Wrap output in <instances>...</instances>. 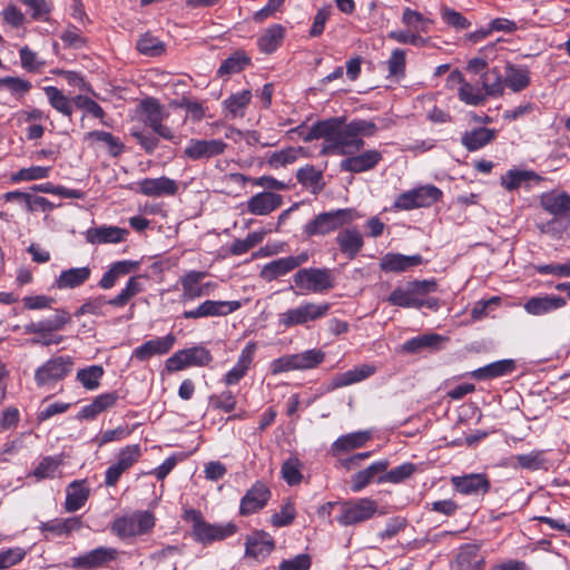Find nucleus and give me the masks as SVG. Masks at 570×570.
Segmentation results:
<instances>
[{
  "label": "nucleus",
  "instance_id": "nucleus-60",
  "mask_svg": "<svg viewBox=\"0 0 570 570\" xmlns=\"http://www.w3.org/2000/svg\"><path fill=\"white\" fill-rule=\"evenodd\" d=\"M442 340V336L438 334H424L406 341L403 344V351L416 353L423 348L436 346Z\"/></svg>",
  "mask_w": 570,
  "mask_h": 570
},
{
  "label": "nucleus",
  "instance_id": "nucleus-10",
  "mask_svg": "<svg viewBox=\"0 0 570 570\" xmlns=\"http://www.w3.org/2000/svg\"><path fill=\"white\" fill-rule=\"evenodd\" d=\"M438 284L435 281L424 279L410 282L406 288L397 287L389 296L387 301L394 305L406 308H414L417 296H425L436 292Z\"/></svg>",
  "mask_w": 570,
  "mask_h": 570
},
{
  "label": "nucleus",
  "instance_id": "nucleus-4",
  "mask_svg": "<svg viewBox=\"0 0 570 570\" xmlns=\"http://www.w3.org/2000/svg\"><path fill=\"white\" fill-rule=\"evenodd\" d=\"M355 212L351 208L321 213L304 226V234L308 237L324 236L355 219Z\"/></svg>",
  "mask_w": 570,
  "mask_h": 570
},
{
  "label": "nucleus",
  "instance_id": "nucleus-3",
  "mask_svg": "<svg viewBox=\"0 0 570 570\" xmlns=\"http://www.w3.org/2000/svg\"><path fill=\"white\" fill-rule=\"evenodd\" d=\"M330 303L305 302L277 315V325L282 328L305 326L309 322L324 317L330 311Z\"/></svg>",
  "mask_w": 570,
  "mask_h": 570
},
{
  "label": "nucleus",
  "instance_id": "nucleus-17",
  "mask_svg": "<svg viewBox=\"0 0 570 570\" xmlns=\"http://www.w3.org/2000/svg\"><path fill=\"white\" fill-rule=\"evenodd\" d=\"M283 204V197L274 191H261L248 198L246 210L256 216H266Z\"/></svg>",
  "mask_w": 570,
  "mask_h": 570
},
{
  "label": "nucleus",
  "instance_id": "nucleus-1",
  "mask_svg": "<svg viewBox=\"0 0 570 570\" xmlns=\"http://www.w3.org/2000/svg\"><path fill=\"white\" fill-rule=\"evenodd\" d=\"M376 131L377 127L371 120L355 119L345 124L344 117H332L315 122L303 139H326L328 145L324 147V154L353 155L364 147L362 137H372Z\"/></svg>",
  "mask_w": 570,
  "mask_h": 570
},
{
  "label": "nucleus",
  "instance_id": "nucleus-43",
  "mask_svg": "<svg viewBox=\"0 0 570 570\" xmlns=\"http://www.w3.org/2000/svg\"><path fill=\"white\" fill-rule=\"evenodd\" d=\"M296 178L301 185L313 194H318L324 188L323 173L314 166H305L297 170Z\"/></svg>",
  "mask_w": 570,
  "mask_h": 570
},
{
  "label": "nucleus",
  "instance_id": "nucleus-61",
  "mask_svg": "<svg viewBox=\"0 0 570 570\" xmlns=\"http://www.w3.org/2000/svg\"><path fill=\"white\" fill-rule=\"evenodd\" d=\"M432 21L429 18H424L420 12L405 8L402 14V23L416 32L426 33L429 31V24Z\"/></svg>",
  "mask_w": 570,
  "mask_h": 570
},
{
  "label": "nucleus",
  "instance_id": "nucleus-57",
  "mask_svg": "<svg viewBox=\"0 0 570 570\" xmlns=\"http://www.w3.org/2000/svg\"><path fill=\"white\" fill-rule=\"evenodd\" d=\"M295 364L297 370H308L317 366L321 364L324 358L325 354L321 350H307L298 354H293Z\"/></svg>",
  "mask_w": 570,
  "mask_h": 570
},
{
  "label": "nucleus",
  "instance_id": "nucleus-9",
  "mask_svg": "<svg viewBox=\"0 0 570 570\" xmlns=\"http://www.w3.org/2000/svg\"><path fill=\"white\" fill-rule=\"evenodd\" d=\"M295 285L309 293H323L334 287L333 274L327 268H303L294 275Z\"/></svg>",
  "mask_w": 570,
  "mask_h": 570
},
{
  "label": "nucleus",
  "instance_id": "nucleus-62",
  "mask_svg": "<svg viewBox=\"0 0 570 570\" xmlns=\"http://www.w3.org/2000/svg\"><path fill=\"white\" fill-rule=\"evenodd\" d=\"M104 375V370L99 365H91L86 368L79 370L77 380L87 390H96L99 386V381Z\"/></svg>",
  "mask_w": 570,
  "mask_h": 570
},
{
  "label": "nucleus",
  "instance_id": "nucleus-18",
  "mask_svg": "<svg viewBox=\"0 0 570 570\" xmlns=\"http://www.w3.org/2000/svg\"><path fill=\"white\" fill-rule=\"evenodd\" d=\"M256 351L257 343L248 342L247 345L242 350L237 363L225 374L224 383L226 385H236L243 377L246 376L254 362Z\"/></svg>",
  "mask_w": 570,
  "mask_h": 570
},
{
  "label": "nucleus",
  "instance_id": "nucleus-41",
  "mask_svg": "<svg viewBox=\"0 0 570 570\" xmlns=\"http://www.w3.org/2000/svg\"><path fill=\"white\" fill-rule=\"evenodd\" d=\"M228 179L236 184L242 185H245L247 181H250L255 186L264 187L265 189H267L266 191L286 190L288 188L287 184L272 176L250 178L240 173H233L228 175Z\"/></svg>",
  "mask_w": 570,
  "mask_h": 570
},
{
  "label": "nucleus",
  "instance_id": "nucleus-39",
  "mask_svg": "<svg viewBox=\"0 0 570 570\" xmlns=\"http://www.w3.org/2000/svg\"><path fill=\"white\" fill-rule=\"evenodd\" d=\"M504 81L512 91L519 92L530 85V71L527 67L508 63Z\"/></svg>",
  "mask_w": 570,
  "mask_h": 570
},
{
  "label": "nucleus",
  "instance_id": "nucleus-26",
  "mask_svg": "<svg viewBox=\"0 0 570 570\" xmlns=\"http://www.w3.org/2000/svg\"><path fill=\"white\" fill-rule=\"evenodd\" d=\"M129 232L117 226H100L89 228L86 232V239L90 244H117L125 240Z\"/></svg>",
  "mask_w": 570,
  "mask_h": 570
},
{
  "label": "nucleus",
  "instance_id": "nucleus-51",
  "mask_svg": "<svg viewBox=\"0 0 570 570\" xmlns=\"http://www.w3.org/2000/svg\"><path fill=\"white\" fill-rule=\"evenodd\" d=\"M82 525L80 517H72L61 520H52L43 523L45 531L53 532L58 535H67L72 531L79 530Z\"/></svg>",
  "mask_w": 570,
  "mask_h": 570
},
{
  "label": "nucleus",
  "instance_id": "nucleus-40",
  "mask_svg": "<svg viewBox=\"0 0 570 570\" xmlns=\"http://www.w3.org/2000/svg\"><path fill=\"white\" fill-rule=\"evenodd\" d=\"M138 264L132 261H119L114 263L110 268L102 275L99 286L104 289L111 288L119 277L125 276L136 269Z\"/></svg>",
  "mask_w": 570,
  "mask_h": 570
},
{
  "label": "nucleus",
  "instance_id": "nucleus-35",
  "mask_svg": "<svg viewBox=\"0 0 570 570\" xmlns=\"http://www.w3.org/2000/svg\"><path fill=\"white\" fill-rule=\"evenodd\" d=\"M118 400L116 392L104 393L94 399V401L83 406L77 415L78 420H92L101 412L114 406Z\"/></svg>",
  "mask_w": 570,
  "mask_h": 570
},
{
  "label": "nucleus",
  "instance_id": "nucleus-42",
  "mask_svg": "<svg viewBox=\"0 0 570 570\" xmlns=\"http://www.w3.org/2000/svg\"><path fill=\"white\" fill-rule=\"evenodd\" d=\"M285 37V28L282 24H273L259 37L257 46L266 55L274 52Z\"/></svg>",
  "mask_w": 570,
  "mask_h": 570
},
{
  "label": "nucleus",
  "instance_id": "nucleus-31",
  "mask_svg": "<svg viewBox=\"0 0 570 570\" xmlns=\"http://www.w3.org/2000/svg\"><path fill=\"white\" fill-rule=\"evenodd\" d=\"M421 255H402L389 253L383 256L380 267L384 272H404L411 267L417 266L422 263Z\"/></svg>",
  "mask_w": 570,
  "mask_h": 570
},
{
  "label": "nucleus",
  "instance_id": "nucleus-44",
  "mask_svg": "<svg viewBox=\"0 0 570 570\" xmlns=\"http://www.w3.org/2000/svg\"><path fill=\"white\" fill-rule=\"evenodd\" d=\"M482 90L487 97H499L504 91V78L498 68H492L481 75Z\"/></svg>",
  "mask_w": 570,
  "mask_h": 570
},
{
  "label": "nucleus",
  "instance_id": "nucleus-16",
  "mask_svg": "<svg viewBox=\"0 0 570 570\" xmlns=\"http://www.w3.org/2000/svg\"><path fill=\"white\" fill-rule=\"evenodd\" d=\"M271 498L267 485L261 481L255 482L240 500L239 513L249 515L262 510Z\"/></svg>",
  "mask_w": 570,
  "mask_h": 570
},
{
  "label": "nucleus",
  "instance_id": "nucleus-46",
  "mask_svg": "<svg viewBox=\"0 0 570 570\" xmlns=\"http://www.w3.org/2000/svg\"><path fill=\"white\" fill-rule=\"evenodd\" d=\"M513 459L515 461V466L523 470L537 471L548 469V460L546 458L544 451L542 450L519 454Z\"/></svg>",
  "mask_w": 570,
  "mask_h": 570
},
{
  "label": "nucleus",
  "instance_id": "nucleus-33",
  "mask_svg": "<svg viewBox=\"0 0 570 570\" xmlns=\"http://www.w3.org/2000/svg\"><path fill=\"white\" fill-rule=\"evenodd\" d=\"M91 275L88 266L73 267L62 271L56 279V286L59 289H71L85 284Z\"/></svg>",
  "mask_w": 570,
  "mask_h": 570
},
{
  "label": "nucleus",
  "instance_id": "nucleus-19",
  "mask_svg": "<svg viewBox=\"0 0 570 570\" xmlns=\"http://www.w3.org/2000/svg\"><path fill=\"white\" fill-rule=\"evenodd\" d=\"M138 191L148 197L174 196L178 191V184L166 176L145 178L138 181Z\"/></svg>",
  "mask_w": 570,
  "mask_h": 570
},
{
  "label": "nucleus",
  "instance_id": "nucleus-20",
  "mask_svg": "<svg viewBox=\"0 0 570 570\" xmlns=\"http://www.w3.org/2000/svg\"><path fill=\"white\" fill-rule=\"evenodd\" d=\"M117 557V550L112 548L99 547L83 556L72 559V567L82 570H91L101 567Z\"/></svg>",
  "mask_w": 570,
  "mask_h": 570
},
{
  "label": "nucleus",
  "instance_id": "nucleus-63",
  "mask_svg": "<svg viewBox=\"0 0 570 570\" xmlns=\"http://www.w3.org/2000/svg\"><path fill=\"white\" fill-rule=\"evenodd\" d=\"M181 351L189 366H207L213 361L210 351L204 346H193Z\"/></svg>",
  "mask_w": 570,
  "mask_h": 570
},
{
  "label": "nucleus",
  "instance_id": "nucleus-64",
  "mask_svg": "<svg viewBox=\"0 0 570 570\" xmlns=\"http://www.w3.org/2000/svg\"><path fill=\"white\" fill-rule=\"evenodd\" d=\"M141 456V449L139 444H131L122 448L117 453L116 464L122 470H129Z\"/></svg>",
  "mask_w": 570,
  "mask_h": 570
},
{
  "label": "nucleus",
  "instance_id": "nucleus-28",
  "mask_svg": "<svg viewBox=\"0 0 570 570\" xmlns=\"http://www.w3.org/2000/svg\"><path fill=\"white\" fill-rule=\"evenodd\" d=\"M375 371L376 367L372 364H363L356 366L350 371L338 373L335 376H333L331 381V386L332 389H341L344 386L358 383L373 375Z\"/></svg>",
  "mask_w": 570,
  "mask_h": 570
},
{
  "label": "nucleus",
  "instance_id": "nucleus-8",
  "mask_svg": "<svg viewBox=\"0 0 570 570\" xmlns=\"http://www.w3.org/2000/svg\"><path fill=\"white\" fill-rule=\"evenodd\" d=\"M379 505L375 500L361 498L341 503V514L337 522L342 525H353L371 519L377 511Z\"/></svg>",
  "mask_w": 570,
  "mask_h": 570
},
{
  "label": "nucleus",
  "instance_id": "nucleus-21",
  "mask_svg": "<svg viewBox=\"0 0 570 570\" xmlns=\"http://www.w3.org/2000/svg\"><path fill=\"white\" fill-rule=\"evenodd\" d=\"M71 316L66 309H56L55 315L51 317L41 320L39 322H31L24 326L27 334H48L51 332L61 331L68 323H70Z\"/></svg>",
  "mask_w": 570,
  "mask_h": 570
},
{
  "label": "nucleus",
  "instance_id": "nucleus-54",
  "mask_svg": "<svg viewBox=\"0 0 570 570\" xmlns=\"http://www.w3.org/2000/svg\"><path fill=\"white\" fill-rule=\"evenodd\" d=\"M136 47L140 53L149 57L161 56L166 50L165 43L150 33L142 35Z\"/></svg>",
  "mask_w": 570,
  "mask_h": 570
},
{
  "label": "nucleus",
  "instance_id": "nucleus-11",
  "mask_svg": "<svg viewBox=\"0 0 570 570\" xmlns=\"http://www.w3.org/2000/svg\"><path fill=\"white\" fill-rule=\"evenodd\" d=\"M73 367L70 356H57L48 360L35 372V381L38 386H50L63 380Z\"/></svg>",
  "mask_w": 570,
  "mask_h": 570
},
{
  "label": "nucleus",
  "instance_id": "nucleus-34",
  "mask_svg": "<svg viewBox=\"0 0 570 570\" xmlns=\"http://www.w3.org/2000/svg\"><path fill=\"white\" fill-rule=\"evenodd\" d=\"M495 137V129L480 127L464 132V135L461 138V144L469 151H475L493 141Z\"/></svg>",
  "mask_w": 570,
  "mask_h": 570
},
{
  "label": "nucleus",
  "instance_id": "nucleus-36",
  "mask_svg": "<svg viewBox=\"0 0 570 570\" xmlns=\"http://www.w3.org/2000/svg\"><path fill=\"white\" fill-rule=\"evenodd\" d=\"M90 490L86 481H73L67 488L65 509L67 512H76L81 509L89 498Z\"/></svg>",
  "mask_w": 570,
  "mask_h": 570
},
{
  "label": "nucleus",
  "instance_id": "nucleus-25",
  "mask_svg": "<svg viewBox=\"0 0 570 570\" xmlns=\"http://www.w3.org/2000/svg\"><path fill=\"white\" fill-rule=\"evenodd\" d=\"M275 548L273 538L264 531L248 535L245 543V553L255 559L266 558Z\"/></svg>",
  "mask_w": 570,
  "mask_h": 570
},
{
  "label": "nucleus",
  "instance_id": "nucleus-32",
  "mask_svg": "<svg viewBox=\"0 0 570 570\" xmlns=\"http://www.w3.org/2000/svg\"><path fill=\"white\" fill-rule=\"evenodd\" d=\"M206 272L189 271L179 278L181 285V302H189L202 297V281L206 277Z\"/></svg>",
  "mask_w": 570,
  "mask_h": 570
},
{
  "label": "nucleus",
  "instance_id": "nucleus-12",
  "mask_svg": "<svg viewBox=\"0 0 570 570\" xmlns=\"http://www.w3.org/2000/svg\"><path fill=\"white\" fill-rule=\"evenodd\" d=\"M227 144L222 139H190L184 150L191 160L209 159L225 153Z\"/></svg>",
  "mask_w": 570,
  "mask_h": 570
},
{
  "label": "nucleus",
  "instance_id": "nucleus-50",
  "mask_svg": "<svg viewBox=\"0 0 570 570\" xmlns=\"http://www.w3.org/2000/svg\"><path fill=\"white\" fill-rule=\"evenodd\" d=\"M43 90L52 108L65 116L70 117L72 115L73 109L71 101L62 94L60 89L53 86H48L45 87Z\"/></svg>",
  "mask_w": 570,
  "mask_h": 570
},
{
  "label": "nucleus",
  "instance_id": "nucleus-7",
  "mask_svg": "<svg viewBox=\"0 0 570 570\" xmlns=\"http://www.w3.org/2000/svg\"><path fill=\"white\" fill-rule=\"evenodd\" d=\"M442 197V191L434 185H424L404 191L397 196L394 206L397 209L411 210L420 207H430Z\"/></svg>",
  "mask_w": 570,
  "mask_h": 570
},
{
  "label": "nucleus",
  "instance_id": "nucleus-38",
  "mask_svg": "<svg viewBox=\"0 0 570 570\" xmlns=\"http://www.w3.org/2000/svg\"><path fill=\"white\" fill-rule=\"evenodd\" d=\"M387 466L389 461L381 460L373 462L366 469L358 471L352 476L351 490L353 492H360L372 482L376 474L385 472Z\"/></svg>",
  "mask_w": 570,
  "mask_h": 570
},
{
  "label": "nucleus",
  "instance_id": "nucleus-56",
  "mask_svg": "<svg viewBox=\"0 0 570 570\" xmlns=\"http://www.w3.org/2000/svg\"><path fill=\"white\" fill-rule=\"evenodd\" d=\"M416 471L415 464L403 463L377 478L379 483H400L409 479Z\"/></svg>",
  "mask_w": 570,
  "mask_h": 570
},
{
  "label": "nucleus",
  "instance_id": "nucleus-23",
  "mask_svg": "<svg viewBox=\"0 0 570 570\" xmlns=\"http://www.w3.org/2000/svg\"><path fill=\"white\" fill-rule=\"evenodd\" d=\"M382 160V154L375 149L366 150L357 156L343 159L341 170L348 173H363L374 168Z\"/></svg>",
  "mask_w": 570,
  "mask_h": 570
},
{
  "label": "nucleus",
  "instance_id": "nucleus-58",
  "mask_svg": "<svg viewBox=\"0 0 570 570\" xmlns=\"http://www.w3.org/2000/svg\"><path fill=\"white\" fill-rule=\"evenodd\" d=\"M266 234L267 232L262 229L249 233L244 239H235L230 246V253L233 255H243L247 253L249 249L262 243Z\"/></svg>",
  "mask_w": 570,
  "mask_h": 570
},
{
  "label": "nucleus",
  "instance_id": "nucleus-30",
  "mask_svg": "<svg viewBox=\"0 0 570 570\" xmlns=\"http://www.w3.org/2000/svg\"><path fill=\"white\" fill-rule=\"evenodd\" d=\"M340 250L350 259L356 257L364 242L362 234L355 228H346L336 236Z\"/></svg>",
  "mask_w": 570,
  "mask_h": 570
},
{
  "label": "nucleus",
  "instance_id": "nucleus-45",
  "mask_svg": "<svg viewBox=\"0 0 570 570\" xmlns=\"http://www.w3.org/2000/svg\"><path fill=\"white\" fill-rule=\"evenodd\" d=\"M515 368L514 361L501 360L475 370L472 375L478 380L494 379L507 375Z\"/></svg>",
  "mask_w": 570,
  "mask_h": 570
},
{
  "label": "nucleus",
  "instance_id": "nucleus-15",
  "mask_svg": "<svg viewBox=\"0 0 570 570\" xmlns=\"http://www.w3.org/2000/svg\"><path fill=\"white\" fill-rule=\"evenodd\" d=\"M308 259V255L306 253H302L297 256H287L275 259L268 264H266L262 271L261 276L263 279L267 282H272L277 279L281 276H284L306 263Z\"/></svg>",
  "mask_w": 570,
  "mask_h": 570
},
{
  "label": "nucleus",
  "instance_id": "nucleus-13",
  "mask_svg": "<svg viewBox=\"0 0 570 570\" xmlns=\"http://www.w3.org/2000/svg\"><path fill=\"white\" fill-rule=\"evenodd\" d=\"M242 307L239 301H210L199 304L195 309L185 311V318H202L209 316H226Z\"/></svg>",
  "mask_w": 570,
  "mask_h": 570
},
{
  "label": "nucleus",
  "instance_id": "nucleus-22",
  "mask_svg": "<svg viewBox=\"0 0 570 570\" xmlns=\"http://www.w3.org/2000/svg\"><path fill=\"white\" fill-rule=\"evenodd\" d=\"M175 336L168 334L164 337H156L145 342L141 346L137 347L132 356L138 361H147L155 355H164L168 353L175 344Z\"/></svg>",
  "mask_w": 570,
  "mask_h": 570
},
{
  "label": "nucleus",
  "instance_id": "nucleus-48",
  "mask_svg": "<svg viewBox=\"0 0 570 570\" xmlns=\"http://www.w3.org/2000/svg\"><path fill=\"white\" fill-rule=\"evenodd\" d=\"M531 180H540V177L531 170L511 169L501 178V184L507 190H514L522 184Z\"/></svg>",
  "mask_w": 570,
  "mask_h": 570
},
{
  "label": "nucleus",
  "instance_id": "nucleus-52",
  "mask_svg": "<svg viewBox=\"0 0 570 570\" xmlns=\"http://www.w3.org/2000/svg\"><path fill=\"white\" fill-rule=\"evenodd\" d=\"M302 151V147H287L279 151H274L268 156L267 164L272 168L284 167L296 161Z\"/></svg>",
  "mask_w": 570,
  "mask_h": 570
},
{
  "label": "nucleus",
  "instance_id": "nucleus-49",
  "mask_svg": "<svg viewBox=\"0 0 570 570\" xmlns=\"http://www.w3.org/2000/svg\"><path fill=\"white\" fill-rule=\"evenodd\" d=\"M370 438H371L370 433L365 432V431L350 433V434L340 436L333 443V448H334V450L340 451V452L351 451L353 449L363 446L370 440Z\"/></svg>",
  "mask_w": 570,
  "mask_h": 570
},
{
  "label": "nucleus",
  "instance_id": "nucleus-29",
  "mask_svg": "<svg viewBox=\"0 0 570 570\" xmlns=\"http://www.w3.org/2000/svg\"><path fill=\"white\" fill-rule=\"evenodd\" d=\"M452 568L453 570H483L484 560L479 557V546H462Z\"/></svg>",
  "mask_w": 570,
  "mask_h": 570
},
{
  "label": "nucleus",
  "instance_id": "nucleus-2",
  "mask_svg": "<svg viewBox=\"0 0 570 570\" xmlns=\"http://www.w3.org/2000/svg\"><path fill=\"white\" fill-rule=\"evenodd\" d=\"M183 519L191 523V537L196 542L204 546L216 541H223L232 537L237 531V525L233 522L225 524H213L207 522L200 511L195 509L185 510Z\"/></svg>",
  "mask_w": 570,
  "mask_h": 570
},
{
  "label": "nucleus",
  "instance_id": "nucleus-27",
  "mask_svg": "<svg viewBox=\"0 0 570 570\" xmlns=\"http://www.w3.org/2000/svg\"><path fill=\"white\" fill-rule=\"evenodd\" d=\"M567 302L561 296L546 295L531 297L524 304V309L531 315H544L566 306Z\"/></svg>",
  "mask_w": 570,
  "mask_h": 570
},
{
  "label": "nucleus",
  "instance_id": "nucleus-59",
  "mask_svg": "<svg viewBox=\"0 0 570 570\" xmlns=\"http://www.w3.org/2000/svg\"><path fill=\"white\" fill-rule=\"evenodd\" d=\"M250 99L252 92L249 90H243L226 99L224 106L233 117H242Z\"/></svg>",
  "mask_w": 570,
  "mask_h": 570
},
{
  "label": "nucleus",
  "instance_id": "nucleus-5",
  "mask_svg": "<svg viewBox=\"0 0 570 570\" xmlns=\"http://www.w3.org/2000/svg\"><path fill=\"white\" fill-rule=\"evenodd\" d=\"M155 527V517L149 511H135L129 515L117 518L111 523V531L120 539L142 535Z\"/></svg>",
  "mask_w": 570,
  "mask_h": 570
},
{
  "label": "nucleus",
  "instance_id": "nucleus-6",
  "mask_svg": "<svg viewBox=\"0 0 570 570\" xmlns=\"http://www.w3.org/2000/svg\"><path fill=\"white\" fill-rule=\"evenodd\" d=\"M139 108L144 114V122L146 126H148L160 138L168 141H175V132L168 126L163 124V121L168 117V112L156 98L144 99L140 102Z\"/></svg>",
  "mask_w": 570,
  "mask_h": 570
},
{
  "label": "nucleus",
  "instance_id": "nucleus-55",
  "mask_svg": "<svg viewBox=\"0 0 570 570\" xmlns=\"http://www.w3.org/2000/svg\"><path fill=\"white\" fill-rule=\"evenodd\" d=\"M85 140L90 141H102L107 145L108 151L111 156H118L124 150V145L120 140L115 137L112 134L101 130H94L87 132L85 136Z\"/></svg>",
  "mask_w": 570,
  "mask_h": 570
},
{
  "label": "nucleus",
  "instance_id": "nucleus-14",
  "mask_svg": "<svg viewBox=\"0 0 570 570\" xmlns=\"http://www.w3.org/2000/svg\"><path fill=\"white\" fill-rule=\"evenodd\" d=\"M454 490L464 495H484L490 491L491 484L483 473H471L451 478Z\"/></svg>",
  "mask_w": 570,
  "mask_h": 570
},
{
  "label": "nucleus",
  "instance_id": "nucleus-24",
  "mask_svg": "<svg viewBox=\"0 0 570 570\" xmlns=\"http://www.w3.org/2000/svg\"><path fill=\"white\" fill-rule=\"evenodd\" d=\"M449 79L461 83L458 96L461 101L470 106H481L487 101V95L482 88L464 80L462 73L459 70H454L450 73Z\"/></svg>",
  "mask_w": 570,
  "mask_h": 570
},
{
  "label": "nucleus",
  "instance_id": "nucleus-47",
  "mask_svg": "<svg viewBox=\"0 0 570 570\" xmlns=\"http://www.w3.org/2000/svg\"><path fill=\"white\" fill-rule=\"evenodd\" d=\"M144 291L141 276H132L128 279L126 287L107 303L115 307H122L139 293Z\"/></svg>",
  "mask_w": 570,
  "mask_h": 570
},
{
  "label": "nucleus",
  "instance_id": "nucleus-37",
  "mask_svg": "<svg viewBox=\"0 0 570 570\" xmlns=\"http://www.w3.org/2000/svg\"><path fill=\"white\" fill-rule=\"evenodd\" d=\"M541 206L554 216H570V195L549 193L541 196Z\"/></svg>",
  "mask_w": 570,
  "mask_h": 570
},
{
  "label": "nucleus",
  "instance_id": "nucleus-53",
  "mask_svg": "<svg viewBox=\"0 0 570 570\" xmlns=\"http://www.w3.org/2000/svg\"><path fill=\"white\" fill-rule=\"evenodd\" d=\"M61 464L62 459L60 456H46L35 468L32 475L37 480L53 479Z\"/></svg>",
  "mask_w": 570,
  "mask_h": 570
}]
</instances>
